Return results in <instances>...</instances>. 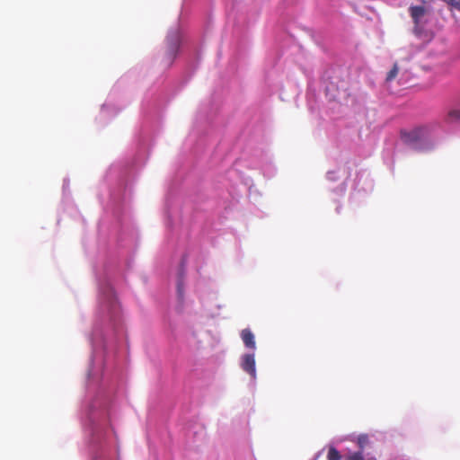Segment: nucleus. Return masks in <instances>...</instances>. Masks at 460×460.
Segmentation results:
<instances>
[{
	"label": "nucleus",
	"instance_id": "1",
	"mask_svg": "<svg viewBox=\"0 0 460 460\" xmlns=\"http://www.w3.org/2000/svg\"><path fill=\"white\" fill-rule=\"evenodd\" d=\"M356 442L358 451L349 454L346 460H377L376 447L368 435H358Z\"/></svg>",
	"mask_w": 460,
	"mask_h": 460
},
{
	"label": "nucleus",
	"instance_id": "2",
	"mask_svg": "<svg viewBox=\"0 0 460 460\" xmlns=\"http://www.w3.org/2000/svg\"><path fill=\"white\" fill-rule=\"evenodd\" d=\"M181 41V34L178 30H173L169 32V34L166 37V44H167V50H166V57L168 63H171L174 58L176 57V54L179 49Z\"/></svg>",
	"mask_w": 460,
	"mask_h": 460
},
{
	"label": "nucleus",
	"instance_id": "3",
	"mask_svg": "<svg viewBox=\"0 0 460 460\" xmlns=\"http://www.w3.org/2000/svg\"><path fill=\"white\" fill-rule=\"evenodd\" d=\"M410 15L413 21V31L415 34L421 32V22L423 17L427 14V9L423 5H411L409 7Z\"/></svg>",
	"mask_w": 460,
	"mask_h": 460
},
{
	"label": "nucleus",
	"instance_id": "4",
	"mask_svg": "<svg viewBox=\"0 0 460 460\" xmlns=\"http://www.w3.org/2000/svg\"><path fill=\"white\" fill-rule=\"evenodd\" d=\"M242 369L249 374L252 378H256L255 356L252 354H244L241 359Z\"/></svg>",
	"mask_w": 460,
	"mask_h": 460
},
{
	"label": "nucleus",
	"instance_id": "5",
	"mask_svg": "<svg viewBox=\"0 0 460 460\" xmlns=\"http://www.w3.org/2000/svg\"><path fill=\"white\" fill-rule=\"evenodd\" d=\"M402 141L410 146L419 143L423 136L421 128H415L411 131H402L401 133Z\"/></svg>",
	"mask_w": 460,
	"mask_h": 460
},
{
	"label": "nucleus",
	"instance_id": "6",
	"mask_svg": "<svg viewBox=\"0 0 460 460\" xmlns=\"http://www.w3.org/2000/svg\"><path fill=\"white\" fill-rule=\"evenodd\" d=\"M241 338L246 348L253 350L256 349L255 337L250 329H243L241 332Z\"/></svg>",
	"mask_w": 460,
	"mask_h": 460
},
{
	"label": "nucleus",
	"instance_id": "7",
	"mask_svg": "<svg viewBox=\"0 0 460 460\" xmlns=\"http://www.w3.org/2000/svg\"><path fill=\"white\" fill-rule=\"evenodd\" d=\"M328 460H341L340 452L334 447H330L327 454Z\"/></svg>",
	"mask_w": 460,
	"mask_h": 460
},
{
	"label": "nucleus",
	"instance_id": "8",
	"mask_svg": "<svg viewBox=\"0 0 460 460\" xmlns=\"http://www.w3.org/2000/svg\"><path fill=\"white\" fill-rule=\"evenodd\" d=\"M398 72H399V66H398L397 63H395L394 65V66L392 67V69L387 73L385 81L391 82L394 79H395V77L398 75Z\"/></svg>",
	"mask_w": 460,
	"mask_h": 460
},
{
	"label": "nucleus",
	"instance_id": "9",
	"mask_svg": "<svg viewBox=\"0 0 460 460\" xmlns=\"http://www.w3.org/2000/svg\"><path fill=\"white\" fill-rule=\"evenodd\" d=\"M447 120L450 122L460 121V110H452L447 113Z\"/></svg>",
	"mask_w": 460,
	"mask_h": 460
},
{
	"label": "nucleus",
	"instance_id": "10",
	"mask_svg": "<svg viewBox=\"0 0 460 460\" xmlns=\"http://www.w3.org/2000/svg\"><path fill=\"white\" fill-rule=\"evenodd\" d=\"M447 4H450L451 6L455 7L457 10H460V0H443Z\"/></svg>",
	"mask_w": 460,
	"mask_h": 460
},
{
	"label": "nucleus",
	"instance_id": "11",
	"mask_svg": "<svg viewBox=\"0 0 460 460\" xmlns=\"http://www.w3.org/2000/svg\"><path fill=\"white\" fill-rule=\"evenodd\" d=\"M177 292L179 296L181 298L183 296V283L181 279H179L177 283Z\"/></svg>",
	"mask_w": 460,
	"mask_h": 460
}]
</instances>
